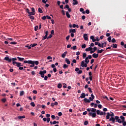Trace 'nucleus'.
<instances>
[{"label": "nucleus", "mask_w": 126, "mask_h": 126, "mask_svg": "<svg viewBox=\"0 0 126 126\" xmlns=\"http://www.w3.org/2000/svg\"><path fill=\"white\" fill-rule=\"evenodd\" d=\"M104 51V49L98 50L97 52V54H102V53H103Z\"/></svg>", "instance_id": "19"}, {"label": "nucleus", "mask_w": 126, "mask_h": 126, "mask_svg": "<svg viewBox=\"0 0 126 126\" xmlns=\"http://www.w3.org/2000/svg\"><path fill=\"white\" fill-rule=\"evenodd\" d=\"M90 106H91V107H93L94 106V108H97V107H98V104L97 103H94V102H92V103L90 104Z\"/></svg>", "instance_id": "8"}, {"label": "nucleus", "mask_w": 126, "mask_h": 126, "mask_svg": "<svg viewBox=\"0 0 126 126\" xmlns=\"http://www.w3.org/2000/svg\"><path fill=\"white\" fill-rule=\"evenodd\" d=\"M63 86V85H62L61 83H59L58 84V88H59V89H61V88H62V87Z\"/></svg>", "instance_id": "32"}, {"label": "nucleus", "mask_w": 126, "mask_h": 126, "mask_svg": "<svg viewBox=\"0 0 126 126\" xmlns=\"http://www.w3.org/2000/svg\"><path fill=\"white\" fill-rule=\"evenodd\" d=\"M87 64H88V63H85L84 65H83V67H87Z\"/></svg>", "instance_id": "60"}, {"label": "nucleus", "mask_w": 126, "mask_h": 126, "mask_svg": "<svg viewBox=\"0 0 126 126\" xmlns=\"http://www.w3.org/2000/svg\"><path fill=\"white\" fill-rule=\"evenodd\" d=\"M111 47L114 48V49H117L118 48V44H113L112 45H111Z\"/></svg>", "instance_id": "15"}, {"label": "nucleus", "mask_w": 126, "mask_h": 126, "mask_svg": "<svg viewBox=\"0 0 126 126\" xmlns=\"http://www.w3.org/2000/svg\"><path fill=\"white\" fill-rule=\"evenodd\" d=\"M58 115L59 117H62V116H63V113H62V112H60L58 113Z\"/></svg>", "instance_id": "42"}, {"label": "nucleus", "mask_w": 126, "mask_h": 126, "mask_svg": "<svg viewBox=\"0 0 126 126\" xmlns=\"http://www.w3.org/2000/svg\"><path fill=\"white\" fill-rule=\"evenodd\" d=\"M94 100V98H92V97H90L89 99H87V98H85L84 99V101L85 103H90L91 101H93Z\"/></svg>", "instance_id": "5"}, {"label": "nucleus", "mask_w": 126, "mask_h": 126, "mask_svg": "<svg viewBox=\"0 0 126 126\" xmlns=\"http://www.w3.org/2000/svg\"><path fill=\"white\" fill-rule=\"evenodd\" d=\"M26 48H28L29 50H30V49H31L32 47L31 46H28V45H27L26 46Z\"/></svg>", "instance_id": "61"}, {"label": "nucleus", "mask_w": 126, "mask_h": 126, "mask_svg": "<svg viewBox=\"0 0 126 126\" xmlns=\"http://www.w3.org/2000/svg\"><path fill=\"white\" fill-rule=\"evenodd\" d=\"M73 5H76L77 4H78V1H77V0H73Z\"/></svg>", "instance_id": "17"}, {"label": "nucleus", "mask_w": 126, "mask_h": 126, "mask_svg": "<svg viewBox=\"0 0 126 126\" xmlns=\"http://www.w3.org/2000/svg\"><path fill=\"white\" fill-rule=\"evenodd\" d=\"M41 19H42V20H46V19H47V16H44L41 18Z\"/></svg>", "instance_id": "43"}, {"label": "nucleus", "mask_w": 126, "mask_h": 126, "mask_svg": "<svg viewBox=\"0 0 126 126\" xmlns=\"http://www.w3.org/2000/svg\"><path fill=\"white\" fill-rule=\"evenodd\" d=\"M4 60L6 61V62H7L8 63H11V61H12L11 58H9V57H5L4 58Z\"/></svg>", "instance_id": "7"}, {"label": "nucleus", "mask_w": 126, "mask_h": 126, "mask_svg": "<svg viewBox=\"0 0 126 126\" xmlns=\"http://www.w3.org/2000/svg\"><path fill=\"white\" fill-rule=\"evenodd\" d=\"M86 48V44H84L82 45V49H85Z\"/></svg>", "instance_id": "41"}, {"label": "nucleus", "mask_w": 126, "mask_h": 126, "mask_svg": "<svg viewBox=\"0 0 126 126\" xmlns=\"http://www.w3.org/2000/svg\"><path fill=\"white\" fill-rule=\"evenodd\" d=\"M48 38V36L47 35H45L43 38H42V40H46Z\"/></svg>", "instance_id": "62"}, {"label": "nucleus", "mask_w": 126, "mask_h": 126, "mask_svg": "<svg viewBox=\"0 0 126 126\" xmlns=\"http://www.w3.org/2000/svg\"><path fill=\"white\" fill-rule=\"evenodd\" d=\"M13 65L17 66L19 70H24L25 71V69L23 68V65H22L21 63L19 62H13Z\"/></svg>", "instance_id": "4"}, {"label": "nucleus", "mask_w": 126, "mask_h": 126, "mask_svg": "<svg viewBox=\"0 0 126 126\" xmlns=\"http://www.w3.org/2000/svg\"><path fill=\"white\" fill-rule=\"evenodd\" d=\"M67 67H68V65L66 64H64L63 65V68H64V69H65V68H67Z\"/></svg>", "instance_id": "29"}, {"label": "nucleus", "mask_w": 126, "mask_h": 126, "mask_svg": "<svg viewBox=\"0 0 126 126\" xmlns=\"http://www.w3.org/2000/svg\"><path fill=\"white\" fill-rule=\"evenodd\" d=\"M88 59L91 60L92 59V56L88 55V57H86Z\"/></svg>", "instance_id": "39"}, {"label": "nucleus", "mask_w": 126, "mask_h": 126, "mask_svg": "<svg viewBox=\"0 0 126 126\" xmlns=\"http://www.w3.org/2000/svg\"><path fill=\"white\" fill-rule=\"evenodd\" d=\"M30 17V19H32V20H34L35 19V18L33 16H29Z\"/></svg>", "instance_id": "40"}, {"label": "nucleus", "mask_w": 126, "mask_h": 126, "mask_svg": "<svg viewBox=\"0 0 126 126\" xmlns=\"http://www.w3.org/2000/svg\"><path fill=\"white\" fill-rule=\"evenodd\" d=\"M32 65H30V67H34V66L35 65V64H34V62L31 64Z\"/></svg>", "instance_id": "56"}, {"label": "nucleus", "mask_w": 126, "mask_h": 126, "mask_svg": "<svg viewBox=\"0 0 126 126\" xmlns=\"http://www.w3.org/2000/svg\"><path fill=\"white\" fill-rule=\"evenodd\" d=\"M53 37V34H50L49 36L47 37V39H51Z\"/></svg>", "instance_id": "52"}, {"label": "nucleus", "mask_w": 126, "mask_h": 126, "mask_svg": "<svg viewBox=\"0 0 126 126\" xmlns=\"http://www.w3.org/2000/svg\"><path fill=\"white\" fill-rule=\"evenodd\" d=\"M121 124H123V126H126V120H125L122 123H121Z\"/></svg>", "instance_id": "38"}, {"label": "nucleus", "mask_w": 126, "mask_h": 126, "mask_svg": "<svg viewBox=\"0 0 126 126\" xmlns=\"http://www.w3.org/2000/svg\"><path fill=\"white\" fill-rule=\"evenodd\" d=\"M1 101L3 102V103H5V102H6V98H2Z\"/></svg>", "instance_id": "48"}, {"label": "nucleus", "mask_w": 126, "mask_h": 126, "mask_svg": "<svg viewBox=\"0 0 126 126\" xmlns=\"http://www.w3.org/2000/svg\"><path fill=\"white\" fill-rule=\"evenodd\" d=\"M10 44H11L12 45H16L17 44V42H11Z\"/></svg>", "instance_id": "50"}, {"label": "nucleus", "mask_w": 126, "mask_h": 126, "mask_svg": "<svg viewBox=\"0 0 126 126\" xmlns=\"http://www.w3.org/2000/svg\"><path fill=\"white\" fill-rule=\"evenodd\" d=\"M102 97H103V99H106V100H107L108 101H109V98H108V96H102Z\"/></svg>", "instance_id": "44"}, {"label": "nucleus", "mask_w": 126, "mask_h": 126, "mask_svg": "<svg viewBox=\"0 0 126 126\" xmlns=\"http://www.w3.org/2000/svg\"><path fill=\"white\" fill-rule=\"evenodd\" d=\"M84 62L86 63H89V60L88 58H87L86 57L85 58V60L84 61Z\"/></svg>", "instance_id": "27"}, {"label": "nucleus", "mask_w": 126, "mask_h": 126, "mask_svg": "<svg viewBox=\"0 0 126 126\" xmlns=\"http://www.w3.org/2000/svg\"><path fill=\"white\" fill-rule=\"evenodd\" d=\"M83 37L85 41H88V35H87V33L84 34Z\"/></svg>", "instance_id": "9"}, {"label": "nucleus", "mask_w": 126, "mask_h": 126, "mask_svg": "<svg viewBox=\"0 0 126 126\" xmlns=\"http://www.w3.org/2000/svg\"><path fill=\"white\" fill-rule=\"evenodd\" d=\"M89 92H90V93H92V89L91 88H88Z\"/></svg>", "instance_id": "49"}, {"label": "nucleus", "mask_w": 126, "mask_h": 126, "mask_svg": "<svg viewBox=\"0 0 126 126\" xmlns=\"http://www.w3.org/2000/svg\"><path fill=\"white\" fill-rule=\"evenodd\" d=\"M18 119L19 120H21V119H25V116H20L18 117Z\"/></svg>", "instance_id": "22"}, {"label": "nucleus", "mask_w": 126, "mask_h": 126, "mask_svg": "<svg viewBox=\"0 0 126 126\" xmlns=\"http://www.w3.org/2000/svg\"><path fill=\"white\" fill-rule=\"evenodd\" d=\"M84 64H85V61H82L81 64V66H82V67H83V65H84Z\"/></svg>", "instance_id": "34"}, {"label": "nucleus", "mask_w": 126, "mask_h": 126, "mask_svg": "<svg viewBox=\"0 0 126 126\" xmlns=\"http://www.w3.org/2000/svg\"><path fill=\"white\" fill-rule=\"evenodd\" d=\"M17 59H18V61L19 62H23V61H24V58H21V57H17Z\"/></svg>", "instance_id": "13"}, {"label": "nucleus", "mask_w": 126, "mask_h": 126, "mask_svg": "<svg viewBox=\"0 0 126 126\" xmlns=\"http://www.w3.org/2000/svg\"><path fill=\"white\" fill-rule=\"evenodd\" d=\"M97 106L98 107L99 109H102V105L98 104L97 105Z\"/></svg>", "instance_id": "63"}, {"label": "nucleus", "mask_w": 126, "mask_h": 126, "mask_svg": "<svg viewBox=\"0 0 126 126\" xmlns=\"http://www.w3.org/2000/svg\"><path fill=\"white\" fill-rule=\"evenodd\" d=\"M66 15L67 18H70V14L67 11L66 12Z\"/></svg>", "instance_id": "25"}, {"label": "nucleus", "mask_w": 126, "mask_h": 126, "mask_svg": "<svg viewBox=\"0 0 126 126\" xmlns=\"http://www.w3.org/2000/svg\"><path fill=\"white\" fill-rule=\"evenodd\" d=\"M65 8H67V9H68L69 8V5L68 4H66L64 7H63V9H65Z\"/></svg>", "instance_id": "30"}, {"label": "nucleus", "mask_w": 126, "mask_h": 126, "mask_svg": "<svg viewBox=\"0 0 126 126\" xmlns=\"http://www.w3.org/2000/svg\"><path fill=\"white\" fill-rule=\"evenodd\" d=\"M107 40L109 43H111V42H112V36L108 37L107 38Z\"/></svg>", "instance_id": "26"}, {"label": "nucleus", "mask_w": 126, "mask_h": 126, "mask_svg": "<svg viewBox=\"0 0 126 126\" xmlns=\"http://www.w3.org/2000/svg\"><path fill=\"white\" fill-rule=\"evenodd\" d=\"M92 57L93 58H94V59H97V58H98V57H99V54H96V53H94L92 55Z\"/></svg>", "instance_id": "10"}, {"label": "nucleus", "mask_w": 126, "mask_h": 126, "mask_svg": "<svg viewBox=\"0 0 126 126\" xmlns=\"http://www.w3.org/2000/svg\"><path fill=\"white\" fill-rule=\"evenodd\" d=\"M88 124H89L88 121H86L84 122V126H87V125H88Z\"/></svg>", "instance_id": "45"}, {"label": "nucleus", "mask_w": 126, "mask_h": 126, "mask_svg": "<svg viewBox=\"0 0 126 126\" xmlns=\"http://www.w3.org/2000/svg\"><path fill=\"white\" fill-rule=\"evenodd\" d=\"M28 14L29 16H32V15H35V13L33 12H30Z\"/></svg>", "instance_id": "20"}, {"label": "nucleus", "mask_w": 126, "mask_h": 126, "mask_svg": "<svg viewBox=\"0 0 126 126\" xmlns=\"http://www.w3.org/2000/svg\"><path fill=\"white\" fill-rule=\"evenodd\" d=\"M77 74H81L82 73V70H79L78 72H77Z\"/></svg>", "instance_id": "47"}, {"label": "nucleus", "mask_w": 126, "mask_h": 126, "mask_svg": "<svg viewBox=\"0 0 126 126\" xmlns=\"http://www.w3.org/2000/svg\"><path fill=\"white\" fill-rule=\"evenodd\" d=\"M51 67L52 68H56V65H55L54 64H51Z\"/></svg>", "instance_id": "55"}, {"label": "nucleus", "mask_w": 126, "mask_h": 126, "mask_svg": "<svg viewBox=\"0 0 126 126\" xmlns=\"http://www.w3.org/2000/svg\"><path fill=\"white\" fill-rule=\"evenodd\" d=\"M73 28H79V26H78V25H76L75 24H73Z\"/></svg>", "instance_id": "23"}, {"label": "nucleus", "mask_w": 126, "mask_h": 126, "mask_svg": "<svg viewBox=\"0 0 126 126\" xmlns=\"http://www.w3.org/2000/svg\"><path fill=\"white\" fill-rule=\"evenodd\" d=\"M76 30L75 29H70L69 31V33H75Z\"/></svg>", "instance_id": "14"}, {"label": "nucleus", "mask_w": 126, "mask_h": 126, "mask_svg": "<svg viewBox=\"0 0 126 126\" xmlns=\"http://www.w3.org/2000/svg\"><path fill=\"white\" fill-rule=\"evenodd\" d=\"M86 56H87V54H86V53H84L83 54V59H86Z\"/></svg>", "instance_id": "36"}, {"label": "nucleus", "mask_w": 126, "mask_h": 126, "mask_svg": "<svg viewBox=\"0 0 126 126\" xmlns=\"http://www.w3.org/2000/svg\"><path fill=\"white\" fill-rule=\"evenodd\" d=\"M39 74L41 75V77L42 78H44V77H45V74H43V73H42V71H39Z\"/></svg>", "instance_id": "18"}, {"label": "nucleus", "mask_w": 126, "mask_h": 126, "mask_svg": "<svg viewBox=\"0 0 126 126\" xmlns=\"http://www.w3.org/2000/svg\"><path fill=\"white\" fill-rule=\"evenodd\" d=\"M34 63V62H33V61H32V60L24 61V63H29V64H31L32 63Z\"/></svg>", "instance_id": "6"}, {"label": "nucleus", "mask_w": 126, "mask_h": 126, "mask_svg": "<svg viewBox=\"0 0 126 126\" xmlns=\"http://www.w3.org/2000/svg\"><path fill=\"white\" fill-rule=\"evenodd\" d=\"M12 61V64H13V63H17L16 62H15V61H17V59L16 58H13L11 59Z\"/></svg>", "instance_id": "21"}, {"label": "nucleus", "mask_w": 126, "mask_h": 126, "mask_svg": "<svg viewBox=\"0 0 126 126\" xmlns=\"http://www.w3.org/2000/svg\"><path fill=\"white\" fill-rule=\"evenodd\" d=\"M38 26H36L35 27H34V31H37V30H38Z\"/></svg>", "instance_id": "58"}, {"label": "nucleus", "mask_w": 126, "mask_h": 126, "mask_svg": "<svg viewBox=\"0 0 126 126\" xmlns=\"http://www.w3.org/2000/svg\"><path fill=\"white\" fill-rule=\"evenodd\" d=\"M71 49H72L73 50H76V45L73 46L71 48Z\"/></svg>", "instance_id": "51"}, {"label": "nucleus", "mask_w": 126, "mask_h": 126, "mask_svg": "<svg viewBox=\"0 0 126 126\" xmlns=\"http://www.w3.org/2000/svg\"><path fill=\"white\" fill-rule=\"evenodd\" d=\"M50 121H51V119H50V118H47V123H50Z\"/></svg>", "instance_id": "57"}, {"label": "nucleus", "mask_w": 126, "mask_h": 126, "mask_svg": "<svg viewBox=\"0 0 126 126\" xmlns=\"http://www.w3.org/2000/svg\"><path fill=\"white\" fill-rule=\"evenodd\" d=\"M86 13H87V14H89V13H90V11H89V9H87L86 10Z\"/></svg>", "instance_id": "54"}, {"label": "nucleus", "mask_w": 126, "mask_h": 126, "mask_svg": "<svg viewBox=\"0 0 126 126\" xmlns=\"http://www.w3.org/2000/svg\"><path fill=\"white\" fill-rule=\"evenodd\" d=\"M50 123L51 125H56V124H60V122L59 121H54L53 122L51 121Z\"/></svg>", "instance_id": "11"}, {"label": "nucleus", "mask_w": 126, "mask_h": 126, "mask_svg": "<svg viewBox=\"0 0 126 126\" xmlns=\"http://www.w3.org/2000/svg\"><path fill=\"white\" fill-rule=\"evenodd\" d=\"M115 119H116V122L119 123V124H122V122L126 121V118L123 115L120 116V119L119 116H116Z\"/></svg>", "instance_id": "3"}, {"label": "nucleus", "mask_w": 126, "mask_h": 126, "mask_svg": "<svg viewBox=\"0 0 126 126\" xmlns=\"http://www.w3.org/2000/svg\"><path fill=\"white\" fill-rule=\"evenodd\" d=\"M87 111L90 112L88 114L89 117H92V118H96V108H87Z\"/></svg>", "instance_id": "2"}, {"label": "nucleus", "mask_w": 126, "mask_h": 126, "mask_svg": "<svg viewBox=\"0 0 126 126\" xmlns=\"http://www.w3.org/2000/svg\"><path fill=\"white\" fill-rule=\"evenodd\" d=\"M34 64H35L36 65H38L39 64V61H33Z\"/></svg>", "instance_id": "31"}, {"label": "nucleus", "mask_w": 126, "mask_h": 126, "mask_svg": "<svg viewBox=\"0 0 126 126\" xmlns=\"http://www.w3.org/2000/svg\"><path fill=\"white\" fill-rule=\"evenodd\" d=\"M115 114L112 112H107V116H106V120H109V122H112L113 124H115L116 123V120L117 121V119H116V116L115 118Z\"/></svg>", "instance_id": "1"}, {"label": "nucleus", "mask_w": 126, "mask_h": 126, "mask_svg": "<svg viewBox=\"0 0 126 126\" xmlns=\"http://www.w3.org/2000/svg\"><path fill=\"white\" fill-rule=\"evenodd\" d=\"M24 95V92L22 91L20 93V96H23Z\"/></svg>", "instance_id": "35"}, {"label": "nucleus", "mask_w": 126, "mask_h": 126, "mask_svg": "<svg viewBox=\"0 0 126 126\" xmlns=\"http://www.w3.org/2000/svg\"><path fill=\"white\" fill-rule=\"evenodd\" d=\"M87 114V111H86L83 113V116H85Z\"/></svg>", "instance_id": "64"}, {"label": "nucleus", "mask_w": 126, "mask_h": 126, "mask_svg": "<svg viewBox=\"0 0 126 126\" xmlns=\"http://www.w3.org/2000/svg\"><path fill=\"white\" fill-rule=\"evenodd\" d=\"M38 11L39 12V13H43V10H42V9L40 7L38 8Z\"/></svg>", "instance_id": "28"}, {"label": "nucleus", "mask_w": 126, "mask_h": 126, "mask_svg": "<svg viewBox=\"0 0 126 126\" xmlns=\"http://www.w3.org/2000/svg\"><path fill=\"white\" fill-rule=\"evenodd\" d=\"M91 50H92V47H89V48L86 49V51L89 52V51H91Z\"/></svg>", "instance_id": "24"}, {"label": "nucleus", "mask_w": 126, "mask_h": 126, "mask_svg": "<svg viewBox=\"0 0 126 126\" xmlns=\"http://www.w3.org/2000/svg\"><path fill=\"white\" fill-rule=\"evenodd\" d=\"M32 12H33L35 13V8H34V7L32 8Z\"/></svg>", "instance_id": "59"}, {"label": "nucleus", "mask_w": 126, "mask_h": 126, "mask_svg": "<svg viewBox=\"0 0 126 126\" xmlns=\"http://www.w3.org/2000/svg\"><path fill=\"white\" fill-rule=\"evenodd\" d=\"M111 42H112V43H115V42H116V43H117V41H116V39L114 38H112V40Z\"/></svg>", "instance_id": "53"}, {"label": "nucleus", "mask_w": 126, "mask_h": 126, "mask_svg": "<svg viewBox=\"0 0 126 126\" xmlns=\"http://www.w3.org/2000/svg\"><path fill=\"white\" fill-rule=\"evenodd\" d=\"M30 46H31L32 48H34V47H35V46H37V43H34L33 44H31Z\"/></svg>", "instance_id": "37"}, {"label": "nucleus", "mask_w": 126, "mask_h": 126, "mask_svg": "<svg viewBox=\"0 0 126 126\" xmlns=\"http://www.w3.org/2000/svg\"><path fill=\"white\" fill-rule=\"evenodd\" d=\"M80 98H81L82 99L83 98H85V93H82L80 96L79 97V99Z\"/></svg>", "instance_id": "12"}, {"label": "nucleus", "mask_w": 126, "mask_h": 126, "mask_svg": "<svg viewBox=\"0 0 126 126\" xmlns=\"http://www.w3.org/2000/svg\"><path fill=\"white\" fill-rule=\"evenodd\" d=\"M96 114L98 115H100V114L101 113V111H100V110L96 109Z\"/></svg>", "instance_id": "33"}, {"label": "nucleus", "mask_w": 126, "mask_h": 126, "mask_svg": "<svg viewBox=\"0 0 126 126\" xmlns=\"http://www.w3.org/2000/svg\"><path fill=\"white\" fill-rule=\"evenodd\" d=\"M65 61L66 62L67 64H70V61L67 58H65Z\"/></svg>", "instance_id": "16"}, {"label": "nucleus", "mask_w": 126, "mask_h": 126, "mask_svg": "<svg viewBox=\"0 0 126 126\" xmlns=\"http://www.w3.org/2000/svg\"><path fill=\"white\" fill-rule=\"evenodd\" d=\"M31 106H32V107H35V103L33 102H32L31 103Z\"/></svg>", "instance_id": "46"}]
</instances>
